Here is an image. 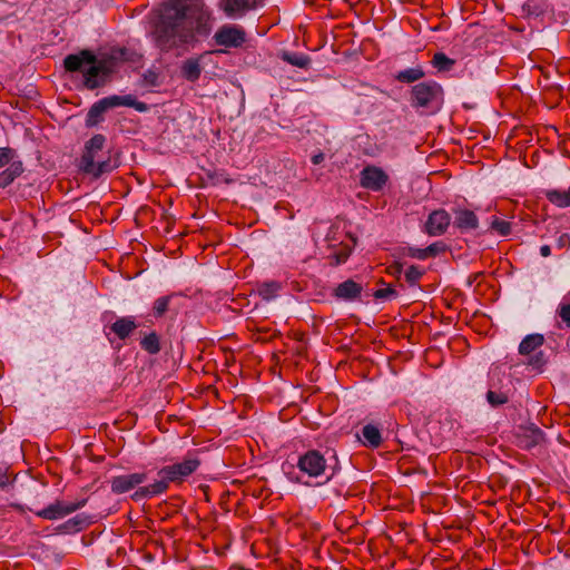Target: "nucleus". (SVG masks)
<instances>
[{
    "mask_svg": "<svg viewBox=\"0 0 570 570\" xmlns=\"http://www.w3.org/2000/svg\"><path fill=\"white\" fill-rule=\"evenodd\" d=\"M199 1H173L167 4L156 24L154 39L161 50H170L194 39V30L207 19L208 13Z\"/></svg>",
    "mask_w": 570,
    "mask_h": 570,
    "instance_id": "f257e3e1",
    "label": "nucleus"
},
{
    "mask_svg": "<svg viewBox=\"0 0 570 570\" xmlns=\"http://www.w3.org/2000/svg\"><path fill=\"white\" fill-rule=\"evenodd\" d=\"M199 464L198 459L187 458L183 462L161 468L158 471L159 480L148 485L139 487L131 495L132 500L141 501L166 492L170 482H181L194 473Z\"/></svg>",
    "mask_w": 570,
    "mask_h": 570,
    "instance_id": "f03ea898",
    "label": "nucleus"
},
{
    "mask_svg": "<svg viewBox=\"0 0 570 570\" xmlns=\"http://www.w3.org/2000/svg\"><path fill=\"white\" fill-rule=\"evenodd\" d=\"M65 67L69 71H81L83 73L85 85L89 89L101 86L109 73L107 63L105 61H98L96 57L87 50L78 55L67 56Z\"/></svg>",
    "mask_w": 570,
    "mask_h": 570,
    "instance_id": "7ed1b4c3",
    "label": "nucleus"
},
{
    "mask_svg": "<svg viewBox=\"0 0 570 570\" xmlns=\"http://www.w3.org/2000/svg\"><path fill=\"white\" fill-rule=\"evenodd\" d=\"M105 144L102 135L94 136L86 145V150L81 159V168L86 174L99 176L109 173L112 165L109 161L101 160L99 153Z\"/></svg>",
    "mask_w": 570,
    "mask_h": 570,
    "instance_id": "20e7f679",
    "label": "nucleus"
},
{
    "mask_svg": "<svg viewBox=\"0 0 570 570\" xmlns=\"http://www.w3.org/2000/svg\"><path fill=\"white\" fill-rule=\"evenodd\" d=\"M412 101L417 108L435 112L443 101L442 88L436 82H420L412 88Z\"/></svg>",
    "mask_w": 570,
    "mask_h": 570,
    "instance_id": "39448f33",
    "label": "nucleus"
},
{
    "mask_svg": "<svg viewBox=\"0 0 570 570\" xmlns=\"http://www.w3.org/2000/svg\"><path fill=\"white\" fill-rule=\"evenodd\" d=\"M297 468L301 472L307 474L311 478H318L325 474L327 470V463L326 459L320 451L308 450L304 454L299 455Z\"/></svg>",
    "mask_w": 570,
    "mask_h": 570,
    "instance_id": "423d86ee",
    "label": "nucleus"
},
{
    "mask_svg": "<svg viewBox=\"0 0 570 570\" xmlns=\"http://www.w3.org/2000/svg\"><path fill=\"white\" fill-rule=\"evenodd\" d=\"M87 500L82 499L76 502L56 501L47 508L36 512V515L46 520H58L85 507Z\"/></svg>",
    "mask_w": 570,
    "mask_h": 570,
    "instance_id": "0eeeda50",
    "label": "nucleus"
},
{
    "mask_svg": "<svg viewBox=\"0 0 570 570\" xmlns=\"http://www.w3.org/2000/svg\"><path fill=\"white\" fill-rule=\"evenodd\" d=\"M214 40L218 46L238 48L245 42L246 33L238 26L225 24L215 32Z\"/></svg>",
    "mask_w": 570,
    "mask_h": 570,
    "instance_id": "6e6552de",
    "label": "nucleus"
},
{
    "mask_svg": "<svg viewBox=\"0 0 570 570\" xmlns=\"http://www.w3.org/2000/svg\"><path fill=\"white\" fill-rule=\"evenodd\" d=\"M213 53L205 52L185 60L181 65V75L188 81H196L205 67L212 62Z\"/></svg>",
    "mask_w": 570,
    "mask_h": 570,
    "instance_id": "1a4fd4ad",
    "label": "nucleus"
},
{
    "mask_svg": "<svg viewBox=\"0 0 570 570\" xmlns=\"http://www.w3.org/2000/svg\"><path fill=\"white\" fill-rule=\"evenodd\" d=\"M148 480L146 472L117 475L111 479V491L117 494L126 493Z\"/></svg>",
    "mask_w": 570,
    "mask_h": 570,
    "instance_id": "9d476101",
    "label": "nucleus"
},
{
    "mask_svg": "<svg viewBox=\"0 0 570 570\" xmlns=\"http://www.w3.org/2000/svg\"><path fill=\"white\" fill-rule=\"evenodd\" d=\"M451 217L444 209L433 210L424 225V232L430 236L443 235L450 226Z\"/></svg>",
    "mask_w": 570,
    "mask_h": 570,
    "instance_id": "9b49d317",
    "label": "nucleus"
},
{
    "mask_svg": "<svg viewBox=\"0 0 570 570\" xmlns=\"http://www.w3.org/2000/svg\"><path fill=\"white\" fill-rule=\"evenodd\" d=\"M362 289L363 287L361 284L354 282L353 279H347L335 287L334 296L337 299L352 302L360 298Z\"/></svg>",
    "mask_w": 570,
    "mask_h": 570,
    "instance_id": "f8f14e48",
    "label": "nucleus"
},
{
    "mask_svg": "<svg viewBox=\"0 0 570 570\" xmlns=\"http://www.w3.org/2000/svg\"><path fill=\"white\" fill-rule=\"evenodd\" d=\"M519 445L523 449H532L543 441V432L530 424L522 429V433L518 435Z\"/></svg>",
    "mask_w": 570,
    "mask_h": 570,
    "instance_id": "ddd939ff",
    "label": "nucleus"
},
{
    "mask_svg": "<svg viewBox=\"0 0 570 570\" xmlns=\"http://www.w3.org/2000/svg\"><path fill=\"white\" fill-rule=\"evenodd\" d=\"M106 105L107 109L126 106L134 107L138 111H145L147 109L144 102L137 101L136 98L131 95L126 96H109L101 99Z\"/></svg>",
    "mask_w": 570,
    "mask_h": 570,
    "instance_id": "4468645a",
    "label": "nucleus"
},
{
    "mask_svg": "<svg viewBox=\"0 0 570 570\" xmlns=\"http://www.w3.org/2000/svg\"><path fill=\"white\" fill-rule=\"evenodd\" d=\"M454 225L461 230H472L478 228L479 220L472 210L458 209L455 210Z\"/></svg>",
    "mask_w": 570,
    "mask_h": 570,
    "instance_id": "2eb2a0df",
    "label": "nucleus"
},
{
    "mask_svg": "<svg viewBox=\"0 0 570 570\" xmlns=\"http://www.w3.org/2000/svg\"><path fill=\"white\" fill-rule=\"evenodd\" d=\"M259 0H224L223 8L228 17L240 16L245 10L255 8Z\"/></svg>",
    "mask_w": 570,
    "mask_h": 570,
    "instance_id": "dca6fc26",
    "label": "nucleus"
},
{
    "mask_svg": "<svg viewBox=\"0 0 570 570\" xmlns=\"http://www.w3.org/2000/svg\"><path fill=\"white\" fill-rule=\"evenodd\" d=\"M137 327L132 317H120L111 325V331L120 338H127Z\"/></svg>",
    "mask_w": 570,
    "mask_h": 570,
    "instance_id": "f3484780",
    "label": "nucleus"
},
{
    "mask_svg": "<svg viewBox=\"0 0 570 570\" xmlns=\"http://www.w3.org/2000/svg\"><path fill=\"white\" fill-rule=\"evenodd\" d=\"M362 442L371 448H379L382 443L381 432L377 426L367 424L362 429Z\"/></svg>",
    "mask_w": 570,
    "mask_h": 570,
    "instance_id": "a211bd4d",
    "label": "nucleus"
},
{
    "mask_svg": "<svg viewBox=\"0 0 570 570\" xmlns=\"http://www.w3.org/2000/svg\"><path fill=\"white\" fill-rule=\"evenodd\" d=\"M544 342L541 334L527 335L519 345V353L522 355H529L534 350L540 347Z\"/></svg>",
    "mask_w": 570,
    "mask_h": 570,
    "instance_id": "6ab92c4d",
    "label": "nucleus"
},
{
    "mask_svg": "<svg viewBox=\"0 0 570 570\" xmlns=\"http://www.w3.org/2000/svg\"><path fill=\"white\" fill-rule=\"evenodd\" d=\"M108 109L101 99L98 102L94 104V106L87 114L86 125L88 127L96 126L102 119V115Z\"/></svg>",
    "mask_w": 570,
    "mask_h": 570,
    "instance_id": "aec40b11",
    "label": "nucleus"
},
{
    "mask_svg": "<svg viewBox=\"0 0 570 570\" xmlns=\"http://www.w3.org/2000/svg\"><path fill=\"white\" fill-rule=\"evenodd\" d=\"M282 59L298 68H307L311 62V59L306 55L298 52L285 51L282 53Z\"/></svg>",
    "mask_w": 570,
    "mask_h": 570,
    "instance_id": "412c9836",
    "label": "nucleus"
},
{
    "mask_svg": "<svg viewBox=\"0 0 570 570\" xmlns=\"http://www.w3.org/2000/svg\"><path fill=\"white\" fill-rule=\"evenodd\" d=\"M279 289V283L272 281L258 285L257 292L263 299L271 301L277 296Z\"/></svg>",
    "mask_w": 570,
    "mask_h": 570,
    "instance_id": "4be33fe9",
    "label": "nucleus"
},
{
    "mask_svg": "<svg viewBox=\"0 0 570 570\" xmlns=\"http://www.w3.org/2000/svg\"><path fill=\"white\" fill-rule=\"evenodd\" d=\"M547 198L559 207L570 206V190H548Z\"/></svg>",
    "mask_w": 570,
    "mask_h": 570,
    "instance_id": "5701e85b",
    "label": "nucleus"
},
{
    "mask_svg": "<svg viewBox=\"0 0 570 570\" xmlns=\"http://www.w3.org/2000/svg\"><path fill=\"white\" fill-rule=\"evenodd\" d=\"M423 76L424 72L421 68H409L400 71L396 76V79L402 82H414L421 79Z\"/></svg>",
    "mask_w": 570,
    "mask_h": 570,
    "instance_id": "b1692460",
    "label": "nucleus"
},
{
    "mask_svg": "<svg viewBox=\"0 0 570 570\" xmlns=\"http://www.w3.org/2000/svg\"><path fill=\"white\" fill-rule=\"evenodd\" d=\"M141 347L149 354H157L160 351V344L156 333L145 336L141 341Z\"/></svg>",
    "mask_w": 570,
    "mask_h": 570,
    "instance_id": "393cba45",
    "label": "nucleus"
},
{
    "mask_svg": "<svg viewBox=\"0 0 570 570\" xmlns=\"http://www.w3.org/2000/svg\"><path fill=\"white\" fill-rule=\"evenodd\" d=\"M433 66L439 70V71H449L452 69L453 65H454V60L453 59H450L446 55H444L443 52H438L434 55L433 57Z\"/></svg>",
    "mask_w": 570,
    "mask_h": 570,
    "instance_id": "a878e982",
    "label": "nucleus"
},
{
    "mask_svg": "<svg viewBox=\"0 0 570 570\" xmlns=\"http://www.w3.org/2000/svg\"><path fill=\"white\" fill-rule=\"evenodd\" d=\"M424 273H425V271L423 268H420L419 266H415V265H411L405 271L404 275H405V279L409 283V285L415 286V285H417L419 281L422 278Z\"/></svg>",
    "mask_w": 570,
    "mask_h": 570,
    "instance_id": "bb28decb",
    "label": "nucleus"
},
{
    "mask_svg": "<svg viewBox=\"0 0 570 570\" xmlns=\"http://www.w3.org/2000/svg\"><path fill=\"white\" fill-rule=\"evenodd\" d=\"M8 165L9 167L4 171V174L7 175L6 178H17L23 173L22 161L18 158L17 155L12 160L9 161Z\"/></svg>",
    "mask_w": 570,
    "mask_h": 570,
    "instance_id": "cd10ccee",
    "label": "nucleus"
},
{
    "mask_svg": "<svg viewBox=\"0 0 570 570\" xmlns=\"http://www.w3.org/2000/svg\"><path fill=\"white\" fill-rule=\"evenodd\" d=\"M487 400L491 406L495 407L508 402V395L503 392H497L489 390L487 393Z\"/></svg>",
    "mask_w": 570,
    "mask_h": 570,
    "instance_id": "c85d7f7f",
    "label": "nucleus"
},
{
    "mask_svg": "<svg viewBox=\"0 0 570 570\" xmlns=\"http://www.w3.org/2000/svg\"><path fill=\"white\" fill-rule=\"evenodd\" d=\"M170 302V296H163L155 301L154 303V315L160 317L168 309V305Z\"/></svg>",
    "mask_w": 570,
    "mask_h": 570,
    "instance_id": "c756f323",
    "label": "nucleus"
},
{
    "mask_svg": "<svg viewBox=\"0 0 570 570\" xmlns=\"http://www.w3.org/2000/svg\"><path fill=\"white\" fill-rule=\"evenodd\" d=\"M569 303H562L558 307V315L570 327V293L564 297Z\"/></svg>",
    "mask_w": 570,
    "mask_h": 570,
    "instance_id": "7c9ffc66",
    "label": "nucleus"
},
{
    "mask_svg": "<svg viewBox=\"0 0 570 570\" xmlns=\"http://www.w3.org/2000/svg\"><path fill=\"white\" fill-rule=\"evenodd\" d=\"M491 227L502 236L508 235L511 229L510 223L499 219L498 217H493Z\"/></svg>",
    "mask_w": 570,
    "mask_h": 570,
    "instance_id": "2f4dec72",
    "label": "nucleus"
},
{
    "mask_svg": "<svg viewBox=\"0 0 570 570\" xmlns=\"http://www.w3.org/2000/svg\"><path fill=\"white\" fill-rule=\"evenodd\" d=\"M362 178H387V176L384 174V171L374 166H367L362 170Z\"/></svg>",
    "mask_w": 570,
    "mask_h": 570,
    "instance_id": "473e14b6",
    "label": "nucleus"
},
{
    "mask_svg": "<svg viewBox=\"0 0 570 570\" xmlns=\"http://www.w3.org/2000/svg\"><path fill=\"white\" fill-rule=\"evenodd\" d=\"M373 296L376 299H393L397 296V292L392 286H386L385 288H380L374 292Z\"/></svg>",
    "mask_w": 570,
    "mask_h": 570,
    "instance_id": "72a5a7b5",
    "label": "nucleus"
},
{
    "mask_svg": "<svg viewBox=\"0 0 570 570\" xmlns=\"http://www.w3.org/2000/svg\"><path fill=\"white\" fill-rule=\"evenodd\" d=\"M523 12L538 16L541 12V6L537 0H529L522 7Z\"/></svg>",
    "mask_w": 570,
    "mask_h": 570,
    "instance_id": "f704fd0d",
    "label": "nucleus"
},
{
    "mask_svg": "<svg viewBox=\"0 0 570 570\" xmlns=\"http://www.w3.org/2000/svg\"><path fill=\"white\" fill-rule=\"evenodd\" d=\"M16 157V151L11 148H0V168L8 165Z\"/></svg>",
    "mask_w": 570,
    "mask_h": 570,
    "instance_id": "c9c22d12",
    "label": "nucleus"
},
{
    "mask_svg": "<svg viewBox=\"0 0 570 570\" xmlns=\"http://www.w3.org/2000/svg\"><path fill=\"white\" fill-rule=\"evenodd\" d=\"M386 180H361V186L365 189L380 191L383 189Z\"/></svg>",
    "mask_w": 570,
    "mask_h": 570,
    "instance_id": "e433bc0d",
    "label": "nucleus"
},
{
    "mask_svg": "<svg viewBox=\"0 0 570 570\" xmlns=\"http://www.w3.org/2000/svg\"><path fill=\"white\" fill-rule=\"evenodd\" d=\"M407 255L412 258H416V259H426V250L425 248H415V247H410L407 249Z\"/></svg>",
    "mask_w": 570,
    "mask_h": 570,
    "instance_id": "4c0bfd02",
    "label": "nucleus"
},
{
    "mask_svg": "<svg viewBox=\"0 0 570 570\" xmlns=\"http://www.w3.org/2000/svg\"><path fill=\"white\" fill-rule=\"evenodd\" d=\"M544 364V360H543V355L542 353H538L535 354L531 360H530V365H532L533 367L540 370Z\"/></svg>",
    "mask_w": 570,
    "mask_h": 570,
    "instance_id": "58836bf2",
    "label": "nucleus"
},
{
    "mask_svg": "<svg viewBox=\"0 0 570 570\" xmlns=\"http://www.w3.org/2000/svg\"><path fill=\"white\" fill-rule=\"evenodd\" d=\"M425 250H426V257L435 256L440 250V244L439 243L431 244L430 246L425 247Z\"/></svg>",
    "mask_w": 570,
    "mask_h": 570,
    "instance_id": "ea45409f",
    "label": "nucleus"
},
{
    "mask_svg": "<svg viewBox=\"0 0 570 570\" xmlns=\"http://www.w3.org/2000/svg\"><path fill=\"white\" fill-rule=\"evenodd\" d=\"M540 254H541V256H542V257H548V256H550V254H551V248H550V246H549V245H542V246L540 247Z\"/></svg>",
    "mask_w": 570,
    "mask_h": 570,
    "instance_id": "a19ab883",
    "label": "nucleus"
},
{
    "mask_svg": "<svg viewBox=\"0 0 570 570\" xmlns=\"http://www.w3.org/2000/svg\"><path fill=\"white\" fill-rule=\"evenodd\" d=\"M323 159H324V154L320 153V154H316L313 156L312 161H313V164L318 165L323 161Z\"/></svg>",
    "mask_w": 570,
    "mask_h": 570,
    "instance_id": "79ce46f5",
    "label": "nucleus"
},
{
    "mask_svg": "<svg viewBox=\"0 0 570 570\" xmlns=\"http://www.w3.org/2000/svg\"><path fill=\"white\" fill-rule=\"evenodd\" d=\"M7 482H8V479L6 476H0V488L6 487Z\"/></svg>",
    "mask_w": 570,
    "mask_h": 570,
    "instance_id": "37998d69",
    "label": "nucleus"
},
{
    "mask_svg": "<svg viewBox=\"0 0 570 570\" xmlns=\"http://www.w3.org/2000/svg\"><path fill=\"white\" fill-rule=\"evenodd\" d=\"M11 180H0V188H4L7 187L8 183H10Z\"/></svg>",
    "mask_w": 570,
    "mask_h": 570,
    "instance_id": "c03bdc74",
    "label": "nucleus"
},
{
    "mask_svg": "<svg viewBox=\"0 0 570 570\" xmlns=\"http://www.w3.org/2000/svg\"><path fill=\"white\" fill-rule=\"evenodd\" d=\"M333 474H334V472H332V473H331V475H328V476L326 478V480H327V481H328V480H331V478L333 476Z\"/></svg>",
    "mask_w": 570,
    "mask_h": 570,
    "instance_id": "a18cd8bd",
    "label": "nucleus"
}]
</instances>
